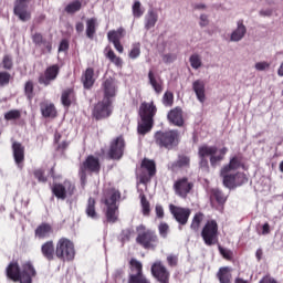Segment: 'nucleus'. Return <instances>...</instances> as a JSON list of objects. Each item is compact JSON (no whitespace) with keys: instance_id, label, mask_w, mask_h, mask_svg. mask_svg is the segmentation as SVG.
Here are the masks:
<instances>
[{"instance_id":"2","label":"nucleus","mask_w":283,"mask_h":283,"mask_svg":"<svg viewBox=\"0 0 283 283\" xmlns=\"http://www.w3.org/2000/svg\"><path fill=\"white\" fill-rule=\"evenodd\" d=\"M137 237L136 243L146 251H156L158 244H160V238L155 230L147 228L145 224H140L136 228Z\"/></svg>"},{"instance_id":"24","label":"nucleus","mask_w":283,"mask_h":283,"mask_svg":"<svg viewBox=\"0 0 283 283\" xmlns=\"http://www.w3.org/2000/svg\"><path fill=\"white\" fill-rule=\"evenodd\" d=\"M54 233V229L52 228V224L48 222L40 223L35 230L34 235L36 240H48L50 235Z\"/></svg>"},{"instance_id":"49","label":"nucleus","mask_w":283,"mask_h":283,"mask_svg":"<svg viewBox=\"0 0 283 283\" xmlns=\"http://www.w3.org/2000/svg\"><path fill=\"white\" fill-rule=\"evenodd\" d=\"M12 75L9 72L1 71L0 72V87H8L10 85V81Z\"/></svg>"},{"instance_id":"54","label":"nucleus","mask_w":283,"mask_h":283,"mask_svg":"<svg viewBox=\"0 0 283 283\" xmlns=\"http://www.w3.org/2000/svg\"><path fill=\"white\" fill-rule=\"evenodd\" d=\"M190 65L193 67V70H199V67H202V60H200V55L192 54L190 56Z\"/></svg>"},{"instance_id":"9","label":"nucleus","mask_w":283,"mask_h":283,"mask_svg":"<svg viewBox=\"0 0 283 283\" xmlns=\"http://www.w3.org/2000/svg\"><path fill=\"white\" fill-rule=\"evenodd\" d=\"M127 144L125 143V137L119 135L113 138L109 143V148L107 156L111 160H120L123 156H125V147Z\"/></svg>"},{"instance_id":"56","label":"nucleus","mask_w":283,"mask_h":283,"mask_svg":"<svg viewBox=\"0 0 283 283\" xmlns=\"http://www.w3.org/2000/svg\"><path fill=\"white\" fill-rule=\"evenodd\" d=\"M3 70H12L14 67V62L10 55H4L1 63Z\"/></svg>"},{"instance_id":"19","label":"nucleus","mask_w":283,"mask_h":283,"mask_svg":"<svg viewBox=\"0 0 283 283\" xmlns=\"http://www.w3.org/2000/svg\"><path fill=\"white\" fill-rule=\"evenodd\" d=\"M32 43L35 48H42L43 54H51L52 53V41L45 39L41 32H35L31 35Z\"/></svg>"},{"instance_id":"27","label":"nucleus","mask_w":283,"mask_h":283,"mask_svg":"<svg viewBox=\"0 0 283 283\" xmlns=\"http://www.w3.org/2000/svg\"><path fill=\"white\" fill-rule=\"evenodd\" d=\"M244 169V163H242V156L241 155H234L232 158H230V161L228 165L223 166L221 169H223V174H231V171H237V169Z\"/></svg>"},{"instance_id":"41","label":"nucleus","mask_w":283,"mask_h":283,"mask_svg":"<svg viewBox=\"0 0 283 283\" xmlns=\"http://www.w3.org/2000/svg\"><path fill=\"white\" fill-rule=\"evenodd\" d=\"M106 221L111 224L118 222V206H106Z\"/></svg>"},{"instance_id":"14","label":"nucleus","mask_w":283,"mask_h":283,"mask_svg":"<svg viewBox=\"0 0 283 283\" xmlns=\"http://www.w3.org/2000/svg\"><path fill=\"white\" fill-rule=\"evenodd\" d=\"M212 154H218L217 146H209L203 144L198 148V156H199V167L203 171H209V159L207 157L211 156Z\"/></svg>"},{"instance_id":"33","label":"nucleus","mask_w":283,"mask_h":283,"mask_svg":"<svg viewBox=\"0 0 283 283\" xmlns=\"http://www.w3.org/2000/svg\"><path fill=\"white\" fill-rule=\"evenodd\" d=\"M104 87V98L103 101H112L116 96V85H114V80H106L103 84Z\"/></svg>"},{"instance_id":"16","label":"nucleus","mask_w":283,"mask_h":283,"mask_svg":"<svg viewBox=\"0 0 283 283\" xmlns=\"http://www.w3.org/2000/svg\"><path fill=\"white\" fill-rule=\"evenodd\" d=\"M172 189L176 196L185 199L189 196V193H191L193 189V182L189 181V178L182 177L175 181Z\"/></svg>"},{"instance_id":"42","label":"nucleus","mask_w":283,"mask_h":283,"mask_svg":"<svg viewBox=\"0 0 283 283\" xmlns=\"http://www.w3.org/2000/svg\"><path fill=\"white\" fill-rule=\"evenodd\" d=\"M139 198H140L143 216H146V217L151 216V203H149V200H147V196H145V193H140Z\"/></svg>"},{"instance_id":"39","label":"nucleus","mask_w":283,"mask_h":283,"mask_svg":"<svg viewBox=\"0 0 283 283\" xmlns=\"http://www.w3.org/2000/svg\"><path fill=\"white\" fill-rule=\"evenodd\" d=\"M105 57L108 59L116 67H123V59L114 52L111 46H106L104 50Z\"/></svg>"},{"instance_id":"38","label":"nucleus","mask_w":283,"mask_h":283,"mask_svg":"<svg viewBox=\"0 0 283 283\" xmlns=\"http://www.w3.org/2000/svg\"><path fill=\"white\" fill-rule=\"evenodd\" d=\"M85 213L91 220H98V212L96 211V199L90 197L86 203Z\"/></svg>"},{"instance_id":"62","label":"nucleus","mask_w":283,"mask_h":283,"mask_svg":"<svg viewBox=\"0 0 283 283\" xmlns=\"http://www.w3.org/2000/svg\"><path fill=\"white\" fill-rule=\"evenodd\" d=\"M132 233H133V231L130 229L123 230L122 231V241L129 242V240H132Z\"/></svg>"},{"instance_id":"23","label":"nucleus","mask_w":283,"mask_h":283,"mask_svg":"<svg viewBox=\"0 0 283 283\" xmlns=\"http://www.w3.org/2000/svg\"><path fill=\"white\" fill-rule=\"evenodd\" d=\"M32 277H36V270L30 261H27L22 264L21 283H32Z\"/></svg>"},{"instance_id":"64","label":"nucleus","mask_w":283,"mask_h":283,"mask_svg":"<svg viewBox=\"0 0 283 283\" xmlns=\"http://www.w3.org/2000/svg\"><path fill=\"white\" fill-rule=\"evenodd\" d=\"M259 283H277V281L273 279L271 274H266L259 281Z\"/></svg>"},{"instance_id":"60","label":"nucleus","mask_w":283,"mask_h":283,"mask_svg":"<svg viewBox=\"0 0 283 283\" xmlns=\"http://www.w3.org/2000/svg\"><path fill=\"white\" fill-rule=\"evenodd\" d=\"M167 263H168V266H178V255L176 254H169L167 256Z\"/></svg>"},{"instance_id":"21","label":"nucleus","mask_w":283,"mask_h":283,"mask_svg":"<svg viewBox=\"0 0 283 283\" xmlns=\"http://www.w3.org/2000/svg\"><path fill=\"white\" fill-rule=\"evenodd\" d=\"M167 119L171 125H175V127H184L185 126V117L182 115V108L180 106H177L172 109H170L167 114Z\"/></svg>"},{"instance_id":"17","label":"nucleus","mask_w":283,"mask_h":283,"mask_svg":"<svg viewBox=\"0 0 283 283\" xmlns=\"http://www.w3.org/2000/svg\"><path fill=\"white\" fill-rule=\"evenodd\" d=\"M125 34L127 32L125 31V28L119 27L117 30H111L107 33V39L109 43H113L115 50L119 53L123 54L125 52V48L120 43L122 39H125Z\"/></svg>"},{"instance_id":"7","label":"nucleus","mask_w":283,"mask_h":283,"mask_svg":"<svg viewBox=\"0 0 283 283\" xmlns=\"http://www.w3.org/2000/svg\"><path fill=\"white\" fill-rule=\"evenodd\" d=\"M218 221L211 219L208 220L202 230H201V238L207 247H213L218 244Z\"/></svg>"},{"instance_id":"57","label":"nucleus","mask_w":283,"mask_h":283,"mask_svg":"<svg viewBox=\"0 0 283 283\" xmlns=\"http://www.w3.org/2000/svg\"><path fill=\"white\" fill-rule=\"evenodd\" d=\"M218 249H219V252L221 253L222 258H224V260H228L229 262H231V260H233V251L227 250V249L222 248V245H219Z\"/></svg>"},{"instance_id":"20","label":"nucleus","mask_w":283,"mask_h":283,"mask_svg":"<svg viewBox=\"0 0 283 283\" xmlns=\"http://www.w3.org/2000/svg\"><path fill=\"white\" fill-rule=\"evenodd\" d=\"M12 151L15 165L22 169L23 163L25 161V146L22 143L13 142Z\"/></svg>"},{"instance_id":"10","label":"nucleus","mask_w":283,"mask_h":283,"mask_svg":"<svg viewBox=\"0 0 283 283\" xmlns=\"http://www.w3.org/2000/svg\"><path fill=\"white\" fill-rule=\"evenodd\" d=\"M169 211L176 222H178L179 231H182V227L187 226L189 218H191V209L170 203Z\"/></svg>"},{"instance_id":"59","label":"nucleus","mask_w":283,"mask_h":283,"mask_svg":"<svg viewBox=\"0 0 283 283\" xmlns=\"http://www.w3.org/2000/svg\"><path fill=\"white\" fill-rule=\"evenodd\" d=\"M209 156H210V165H211V167H218V164L222 163V160H224L222 158V156H220V155L212 154V155H209Z\"/></svg>"},{"instance_id":"37","label":"nucleus","mask_w":283,"mask_h":283,"mask_svg":"<svg viewBox=\"0 0 283 283\" xmlns=\"http://www.w3.org/2000/svg\"><path fill=\"white\" fill-rule=\"evenodd\" d=\"M233 269L229 266H222L219 269L217 273V277L220 283H231V280L233 279Z\"/></svg>"},{"instance_id":"51","label":"nucleus","mask_w":283,"mask_h":283,"mask_svg":"<svg viewBox=\"0 0 283 283\" xmlns=\"http://www.w3.org/2000/svg\"><path fill=\"white\" fill-rule=\"evenodd\" d=\"M33 176L38 180V182H48V177L45 176V170L42 168H38L33 170Z\"/></svg>"},{"instance_id":"36","label":"nucleus","mask_w":283,"mask_h":283,"mask_svg":"<svg viewBox=\"0 0 283 283\" xmlns=\"http://www.w3.org/2000/svg\"><path fill=\"white\" fill-rule=\"evenodd\" d=\"M247 34V27L244 25V21L239 20L237 29L231 33L230 41H242L244 35Z\"/></svg>"},{"instance_id":"22","label":"nucleus","mask_w":283,"mask_h":283,"mask_svg":"<svg viewBox=\"0 0 283 283\" xmlns=\"http://www.w3.org/2000/svg\"><path fill=\"white\" fill-rule=\"evenodd\" d=\"M191 167V158L187 155H179L177 160L168 166V169L176 174L180 169H189Z\"/></svg>"},{"instance_id":"3","label":"nucleus","mask_w":283,"mask_h":283,"mask_svg":"<svg viewBox=\"0 0 283 283\" xmlns=\"http://www.w3.org/2000/svg\"><path fill=\"white\" fill-rule=\"evenodd\" d=\"M154 142L159 149H167L168 151H171V149H176L180 144V133L176 129L157 130L154 134Z\"/></svg>"},{"instance_id":"35","label":"nucleus","mask_w":283,"mask_h":283,"mask_svg":"<svg viewBox=\"0 0 283 283\" xmlns=\"http://www.w3.org/2000/svg\"><path fill=\"white\" fill-rule=\"evenodd\" d=\"M129 270L130 273L128 274V277H138L140 275H145V273L143 272V263L137 259H130Z\"/></svg>"},{"instance_id":"28","label":"nucleus","mask_w":283,"mask_h":283,"mask_svg":"<svg viewBox=\"0 0 283 283\" xmlns=\"http://www.w3.org/2000/svg\"><path fill=\"white\" fill-rule=\"evenodd\" d=\"M7 277L12 280V282H20L21 283V268L19 266L18 262H11L7 266L6 270Z\"/></svg>"},{"instance_id":"63","label":"nucleus","mask_w":283,"mask_h":283,"mask_svg":"<svg viewBox=\"0 0 283 283\" xmlns=\"http://www.w3.org/2000/svg\"><path fill=\"white\" fill-rule=\"evenodd\" d=\"M269 67H271V64L268 62H258L255 64V70H258V72H264V70H269Z\"/></svg>"},{"instance_id":"40","label":"nucleus","mask_w":283,"mask_h":283,"mask_svg":"<svg viewBox=\"0 0 283 283\" xmlns=\"http://www.w3.org/2000/svg\"><path fill=\"white\" fill-rule=\"evenodd\" d=\"M228 196L224 195V192H222V190L218 189V188H213L210 191V200H216L217 203H219L220 207H224V205L227 203L228 200Z\"/></svg>"},{"instance_id":"61","label":"nucleus","mask_w":283,"mask_h":283,"mask_svg":"<svg viewBox=\"0 0 283 283\" xmlns=\"http://www.w3.org/2000/svg\"><path fill=\"white\" fill-rule=\"evenodd\" d=\"M155 213L159 220H163V218H165V208H163L160 205H156Z\"/></svg>"},{"instance_id":"26","label":"nucleus","mask_w":283,"mask_h":283,"mask_svg":"<svg viewBox=\"0 0 283 283\" xmlns=\"http://www.w3.org/2000/svg\"><path fill=\"white\" fill-rule=\"evenodd\" d=\"M148 83L153 87L154 92H156V94H163V90H165V82L160 76L154 73V70H149L148 72Z\"/></svg>"},{"instance_id":"53","label":"nucleus","mask_w":283,"mask_h":283,"mask_svg":"<svg viewBox=\"0 0 283 283\" xmlns=\"http://www.w3.org/2000/svg\"><path fill=\"white\" fill-rule=\"evenodd\" d=\"M129 59H138V56H140V42L134 43L132 45V50L128 53Z\"/></svg>"},{"instance_id":"45","label":"nucleus","mask_w":283,"mask_h":283,"mask_svg":"<svg viewBox=\"0 0 283 283\" xmlns=\"http://www.w3.org/2000/svg\"><path fill=\"white\" fill-rule=\"evenodd\" d=\"M81 8H83V3H81L80 0H75L69 3L64 10L67 14H76V12L81 10Z\"/></svg>"},{"instance_id":"13","label":"nucleus","mask_w":283,"mask_h":283,"mask_svg":"<svg viewBox=\"0 0 283 283\" xmlns=\"http://www.w3.org/2000/svg\"><path fill=\"white\" fill-rule=\"evenodd\" d=\"M142 172L138 175L142 185L151 182V178L156 176V161L144 158L140 164Z\"/></svg>"},{"instance_id":"25","label":"nucleus","mask_w":283,"mask_h":283,"mask_svg":"<svg viewBox=\"0 0 283 283\" xmlns=\"http://www.w3.org/2000/svg\"><path fill=\"white\" fill-rule=\"evenodd\" d=\"M41 253L48 262H54V259L56 258V247H54V241L49 240L42 243Z\"/></svg>"},{"instance_id":"32","label":"nucleus","mask_w":283,"mask_h":283,"mask_svg":"<svg viewBox=\"0 0 283 283\" xmlns=\"http://www.w3.org/2000/svg\"><path fill=\"white\" fill-rule=\"evenodd\" d=\"M76 101V93H74V88H66L62 92L61 103L63 107H71L72 103Z\"/></svg>"},{"instance_id":"52","label":"nucleus","mask_w":283,"mask_h":283,"mask_svg":"<svg viewBox=\"0 0 283 283\" xmlns=\"http://www.w3.org/2000/svg\"><path fill=\"white\" fill-rule=\"evenodd\" d=\"M127 283H151V279L147 277V275L140 276H130L128 277Z\"/></svg>"},{"instance_id":"44","label":"nucleus","mask_w":283,"mask_h":283,"mask_svg":"<svg viewBox=\"0 0 283 283\" xmlns=\"http://www.w3.org/2000/svg\"><path fill=\"white\" fill-rule=\"evenodd\" d=\"M202 220H205V213L197 212L192 218L190 229L195 232L200 231V224H202Z\"/></svg>"},{"instance_id":"47","label":"nucleus","mask_w":283,"mask_h":283,"mask_svg":"<svg viewBox=\"0 0 283 283\" xmlns=\"http://www.w3.org/2000/svg\"><path fill=\"white\" fill-rule=\"evenodd\" d=\"M24 96H27L28 101H32L34 98V82L29 80L24 84Z\"/></svg>"},{"instance_id":"12","label":"nucleus","mask_w":283,"mask_h":283,"mask_svg":"<svg viewBox=\"0 0 283 283\" xmlns=\"http://www.w3.org/2000/svg\"><path fill=\"white\" fill-rule=\"evenodd\" d=\"M59 74H61V66L59 64L50 65L39 75L38 83L44 87H50L59 78Z\"/></svg>"},{"instance_id":"48","label":"nucleus","mask_w":283,"mask_h":283,"mask_svg":"<svg viewBox=\"0 0 283 283\" xmlns=\"http://www.w3.org/2000/svg\"><path fill=\"white\" fill-rule=\"evenodd\" d=\"M143 4L140 3V1H135L133 4V17H135V19H140V17H143V14H145V11L143 10Z\"/></svg>"},{"instance_id":"34","label":"nucleus","mask_w":283,"mask_h":283,"mask_svg":"<svg viewBox=\"0 0 283 283\" xmlns=\"http://www.w3.org/2000/svg\"><path fill=\"white\" fill-rule=\"evenodd\" d=\"M82 83L84 85V90H92V87H94L96 80L94 78V70L92 67L86 69L83 73Z\"/></svg>"},{"instance_id":"29","label":"nucleus","mask_w":283,"mask_h":283,"mask_svg":"<svg viewBox=\"0 0 283 283\" xmlns=\"http://www.w3.org/2000/svg\"><path fill=\"white\" fill-rule=\"evenodd\" d=\"M40 112L43 118H56V106L53 103L43 101L40 103Z\"/></svg>"},{"instance_id":"8","label":"nucleus","mask_w":283,"mask_h":283,"mask_svg":"<svg viewBox=\"0 0 283 283\" xmlns=\"http://www.w3.org/2000/svg\"><path fill=\"white\" fill-rule=\"evenodd\" d=\"M51 191L57 200H65L67 196H74V192L76 191V186L70 181L64 180L61 182H55L51 187Z\"/></svg>"},{"instance_id":"5","label":"nucleus","mask_w":283,"mask_h":283,"mask_svg":"<svg viewBox=\"0 0 283 283\" xmlns=\"http://www.w3.org/2000/svg\"><path fill=\"white\" fill-rule=\"evenodd\" d=\"M87 174H101V159L90 155L80 166V178L82 185L87 182Z\"/></svg>"},{"instance_id":"1","label":"nucleus","mask_w":283,"mask_h":283,"mask_svg":"<svg viewBox=\"0 0 283 283\" xmlns=\"http://www.w3.org/2000/svg\"><path fill=\"white\" fill-rule=\"evenodd\" d=\"M158 113V108L154 102H143L139 106L138 115L140 120L137 124V133L139 136H147L154 129V118Z\"/></svg>"},{"instance_id":"43","label":"nucleus","mask_w":283,"mask_h":283,"mask_svg":"<svg viewBox=\"0 0 283 283\" xmlns=\"http://www.w3.org/2000/svg\"><path fill=\"white\" fill-rule=\"evenodd\" d=\"M96 18H91L86 20V36L87 39H94L96 34Z\"/></svg>"},{"instance_id":"11","label":"nucleus","mask_w":283,"mask_h":283,"mask_svg":"<svg viewBox=\"0 0 283 283\" xmlns=\"http://www.w3.org/2000/svg\"><path fill=\"white\" fill-rule=\"evenodd\" d=\"M113 112L112 101L102 99L94 105L92 116L95 120H105V118L112 116Z\"/></svg>"},{"instance_id":"6","label":"nucleus","mask_w":283,"mask_h":283,"mask_svg":"<svg viewBox=\"0 0 283 283\" xmlns=\"http://www.w3.org/2000/svg\"><path fill=\"white\" fill-rule=\"evenodd\" d=\"M220 176L222 178L223 187L227 189H238V187H242V185H247L249 182V177L244 172H224V169H221Z\"/></svg>"},{"instance_id":"15","label":"nucleus","mask_w":283,"mask_h":283,"mask_svg":"<svg viewBox=\"0 0 283 283\" xmlns=\"http://www.w3.org/2000/svg\"><path fill=\"white\" fill-rule=\"evenodd\" d=\"M150 273L159 283H169V277H171V273L169 270H167V266H165L161 261H156L153 263Z\"/></svg>"},{"instance_id":"50","label":"nucleus","mask_w":283,"mask_h":283,"mask_svg":"<svg viewBox=\"0 0 283 283\" xmlns=\"http://www.w3.org/2000/svg\"><path fill=\"white\" fill-rule=\"evenodd\" d=\"M21 118V111L19 109H11L4 114L6 120H19Z\"/></svg>"},{"instance_id":"31","label":"nucleus","mask_w":283,"mask_h":283,"mask_svg":"<svg viewBox=\"0 0 283 283\" xmlns=\"http://www.w3.org/2000/svg\"><path fill=\"white\" fill-rule=\"evenodd\" d=\"M192 90H193L199 103H205L207 101L205 81H202V80L195 81L192 83Z\"/></svg>"},{"instance_id":"55","label":"nucleus","mask_w":283,"mask_h":283,"mask_svg":"<svg viewBox=\"0 0 283 283\" xmlns=\"http://www.w3.org/2000/svg\"><path fill=\"white\" fill-rule=\"evenodd\" d=\"M163 104L166 107H171L174 105V93L167 91L163 96Z\"/></svg>"},{"instance_id":"58","label":"nucleus","mask_w":283,"mask_h":283,"mask_svg":"<svg viewBox=\"0 0 283 283\" xmlns=\"http://www.w3.org/2000/svg\"><path fill=\"white\" fill-rule=\"evenodd\" d=\"M158 231H159V235L161 238H167L168 233H169V224H167L166 222H161L158 226Z\"/></svg>"},{"instance_id":"46","label":"nucleus","mask_w":283,"mask_h":283,"mask_svg":"<svg viewBox=\"0 0 283 283\" xmlns=\"http://www.w3.org/2000/svg\"><path fill=\"white\" fill-rule=\"evenodd\" d=\"M157 22H158V14L154 11H149L146 18V24H145L146 30H151V28H154Z\"/></svg>"},{"instance_id":"4","label":"nucleus","mask_w":283,"mask_h":283,"mask_svg":"<svg viewBox=\"0 0 283 283\" xmlns=\"http://www.w3.org/2000/svg\"><path fill=\"white\" fill-rule=\"evenodd\" d=\"M55 258L61 262H72L76 258L74 242L65 237L60 238L55 244Z\"/></svg>"},{"instance_id":"18","label":"nucleus","mask_w":283,"mask_h":283,"mask_svg":"<svg viewBox=\"0 0 283 283\" xmlns=\"http://www.w3.org/2000/svg\"><path fill=\"white\" fill-rule=\"evenodd\" d=\"M32 0H15L13 7V14L20 19V21H30L32 19V13L28 11V3Z\"/></svg>"},{"instance_id":"30","label":"nucleus","mask_w":283,"mask_h":283,"mask_svg":"<svg viewBox=\"0 0 283 283\" xmlns=\"http://www.w3.org/2000/svg\"><path fill=\"white\" fill-rule=\"evenodd\" d=\"M118 200H120V191L112 188L104 195L103 202L106 207H117Z\"/></svg>"}]
</instances>
